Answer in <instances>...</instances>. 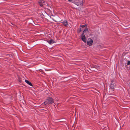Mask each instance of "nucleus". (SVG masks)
<instances>
[{"label": "nucleus", "mask_w": 130, "mask_h": 130, "mask_svg": "<svg viewBox=\"0 0 130 130\" xmlns=\"http://www.w3.org/2000/svg\"><path fill=\"white\" fill-rule=\"evenodd\" d=\"M62 24L65 26H67L68 24V22L67 20H65L62 22Z\"/></svg>", "instance_id": "obj_5"}, {"label": "nucleus", "mask_w": 130, "mask_h": 130, "mask_svg": "<svg viewBox=\"0 0 130 130\" xmlns=\"http://www.w3.org/2000/svg\"><path fill=\"white\" fill-rule=\"evenodd\" d=\"M69 2H71L72 0H68Z\"/></svg>", "instance_id": "obj_15"}, {"label": "nucleus", "mask_w": 130, "mask_h": 130, "mask_svg": "<svg viewBox=\"0 0 130 130\" xmlns=\"http://www.w3.org/2000/svg\"><path fill=\"white\" fill-rule=\"evenodd\" d=\"M88 32V30L87 29H85L84 30L83 33L81 37L82 40L85 43L86 42V41L85 40V35H84V34Z\"/></svg>", "instance_id": "obj_2"}, {"label": "nucleus", "mask_w": 130, "mask_h": 130, "mask_svg": "<svg viewBox=\"0 0 130 130\" xmlns=\"http://www.w3.org/2000/svg\"><path fill=\"white\" fill-rule=\"evenodd\" d=\"M83 29H82V28H79V29H78L77 30V32L78 33H79L82 31L83 30Z\"/></svg>", "instance_id": "obj_8"}, {"label": "nucleus", "mask_w": 130, "mask_h": 130, "mask_svg": "<svg viewBox=\"0 0 130 130\" xmlns=\"http://www.w3.org/2000/svg\"><path fill=\"white\" fill-rule=\"evenodd\" d=\"M47 41L50 44H52L55 42L52 39H51L50 40H48Z\"/></svg>", "instance_id": "obj_6"}, {"label": "nucleus", "mask_w": 130, "mask_h": 130, "mask_svg": "<svg viewBox=\"0 0 130 130\" xmlns=\"http://www.w3.org/2000/svg\"><path fill=\"white\" fill-rule=\"evenodd\" d=\"M93 41L92 39L90 38V46L92 45Z\"/></svg>", "instance_id": "obj_9"}, {"label": "nucleus", "mask_w": 130, "mask_h": 130, "mask_svg": "<svg viewBox=\"0 0 130 130\" xmlns=\"http://www.w3.org/2000/svg\"><path fill=\"white\" fill-rule=\"evenodd\" d=\"M87 44L88 45H89V41H87Z\"/></svg>", "instance_id": "obj_14"}, {"label": "nucleus", "mask_w": 130, "mask_h": 130, "mask_svg": "<svg viewBox=\"0 0 130 130\" xmlns=\"http://www.w3.org/2000/svg\"><path fill=\"white\" fill-rule=\"evenodd\" d=\"M86 26V25H81L80 26V27H82V28H84L85 26Z\"/></svg>", "instance_id": "obj_11"}, {"label": "nucleus", "mask_w": 130, "mask_h": 130, "mask_svg": "<svg viewBox=\"0 0 130 130\" xmlns=\"http://www.w3.org/2000/svg\"><path fill=\"white\" fill-rule=\"evenodd\" d=\"M39 4L41 6H43V4L41 2H40L39 3Z\"/></svg>", "instance_id": "obj_10"}, {"label": "nucleus", "mask_w": 130, "mask_h": 130, "mask_svg": "<svg viewBox=\"0 0 130 130\" xmlns=\"http://www.w3.org/2000/svg\"><path fill=\"white\" fill-rule=\"evenodd\" d=\"M25 82L26 83H27L28 84V85H30V86H32V84L29 81H28L27 80H25Z\"/></svg>", "instance_id": "obj_7"}, {"label": "nucleus", "mask_w": 130, "mask_h": 130, "mask_svg": "<svg viewBox=\"0 0 130 130\" xmlns=\"http://www.w3.org/2000/svg\"><path fill=\"white\" fill-rule=\"evenodd\" d=\"M110 88L113 90L115 87V83L114 80H111V83L110 84Z\"/></svg>", "instance_id": "obj_3"}, {"label": "nucleus", "mask_w": 130, "mask_h": 130, "mask_svg": "<svg viewBox=\"0 0 130 130\" xmlns=\"http://www.w3.org/2000/svg\"><path fill=\"white\" fill-rule=\"evenodd\" d=\"M94 67V68L97 69H98L99 68V67L98 66H94V67Z\"/></svg>", "instance_id": "obj_12"}, {"label": "nucleus", "mask_w": 130, "mask_h": 130, "mask_svg": "<svg viewBox=\"0 0 130 130\" xmlns=\"http://www.w3.org/2000/svg\"><path fill=\"white\" fill-rule=\"evenodd\" d=\"M54 102L53 100L51 97H49L46 99V100L44 102V103L45 105H48L50 104L54 103Z\"/></svg>", "instance_id": "obj_1"}, {"label": "nucleus", "mask_w": 130, "mask_h": 130, "mask_svg": "<svg viewBox=\"0 0 130 130\" xmlns=\"http://www.w3.org/2000/svg\"><path fill=\"white\" fill-rule=\"evenodd\" d=\"M80 2H75V4L77 6H82L83 5V0H79Z\"/></svg>", "instance_id": "obj_4"}, {"label": "nucleus", "mask_w": 130, "mask_h": 130, "mask_svg": "<svg viewBox=\"0 0 130 130\" xmlns=\"http://www.w3.org/2000/svg\"><path fill=\"white\" fill-rule=\"evenodd\" d=\"M127 64L128 65H129L130 64V61H128L127 62Z\"/></svg>", "instance_id": "obj_13"}]
</instances>
